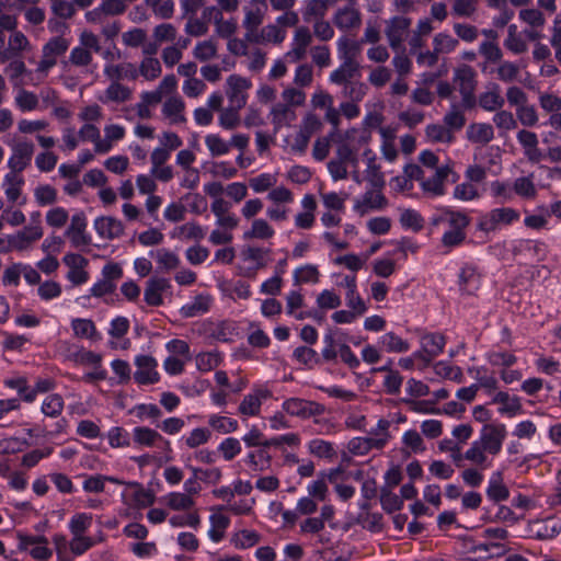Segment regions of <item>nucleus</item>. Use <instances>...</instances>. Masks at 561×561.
<instances>
[{
	"instance_id": "f257e3e1",
	"label": "nucleus",
	"mask_w": 561,
	"mask_h": 561,
	"mask_svg": "<svg viewBox=\"0 0 561 561\" xmlns=\"http://www.w3.org/2000/svg\"><path fill=\"white\" fill-rule=\"evenodd\" d=\"M470 222L471 219L465 210L450 206L436 208L430 217L432 230L442 233L440 244L448 251L465 242Z\"/></svg>"
},
{
	"instance_id": "f03ea898",
	"label": "nucleus",
	"mask_w": 561,
	"mask_h": 561,
	"mask_svg": "<svg viewBox=\"0 0 561 561\" xmlns=\"http://www.w3.org/2000/svg\"><path fill=\"white\" fill-rule=\"evenodd\" d=\"M506 436L507 428L504 423L483 425L479 437L467 449V460L480 469H489L493 465V457L501 453Z\"/></svg>"
},
{
	"instance_id": "7ed1b4c3",
	"label": "nucleus",
	"mask_w": 561,
	"mask_h": 561,
	"mask_svg": "<svg viewBox=\"0 0 561 561\" xmlns=\"http://www.w3.org/2000/svg\"><path fill=\"white\" fill-rule=\"evenodd\" d=\"M131 440L138 448H158L163 454V459H172L171 442L162 436L158 431L148 426H136L131 431Z\"/></svg>"
},
{
	"instance_id": "20e7f679",
	"label": "nucleus",
	"mask_w": 561,
	"mask_h": 561,
	"mask_svg": "<svg viewBox=\"0 0 561 561\" xmlns=\"http://www.w3.org/2000/svg\"><path fill=\"white\" fill-rule=\"evenodd\" d=\"M519 219V213L511 207L493 208L482 214L477 222V229L484 233L495 232Z\"/></svg>"
},
{
	"instance_id": "39448f33",
	"label": "nucleus",
	"mask_w": 561,
	"mask_h": 561,
	"mask_svg": "<svg viewBox=\"0 0 561 561\" xmlns=\"http://www.w3.org/2000/svg\"><path fill=\"white\" fill-rule=\"evenodd\" d=\"M458 179L453 170V164L448 161L436 168L434 173L427 178L423 175L420 187L425 196L435 198L445 194V182H455Z\"/></svg>"
},
{
	"instance_id": "423d86ee",
	"label": "nucleus",
	"mask_w": 561,
	"mask_h": 561,
	"mask_svg": "<svg viewBox=\"0 0 561 561\" xmlns=\"http://www.w3.org/2000/svg\"><path fill=\"white\" fill-rule=\"evenodd\" d=\"M136 370L134 380L139 386H150L159 382L160 374L158 371V360L147 354H138L134 358Z\"/></svg>"
},
{
	"instance_id": "0eeeda50",
	"label": "nucleus",
	"mask_w": 561,
	"mask_h": 561,
	"mask_svg": "<svg viewBox=\"0 0 561 561\" xmlns=\"http://www.w3.org/2000/svg\"><path fill=\"white\" fill-rule=\"evenodd\" d=\"M18 549L36 561H47L53 556L47 538L39 535H19Z\"/></svg>"
},
{
	"instance_id": "6e6552de",
	"label": "nucleus",
	"mask_w": 561,
	"mask_h": 561,
	"mask_svg": "<svg viewBox=\"0 0 561 561\" xmlns=\"http://www.w3.org/2000/svg\"><path fill=\"white\" fill-rule=\"evenodd\" d=\"M124 505L131 510H141L153 504L154 495L137 482H128L121 493Z\"/></svg>"
},
{
	"instance_id": "1a4fd4ad",
	"label": "nucleus",
	"mask_w": 561,
	"mask_h": 561,
	"mask_svg": "<svg viewBox=\"0 0 561 561\" xmlns=\"http://www.w3.org/2000/svg\"><path fill=\"white\" fill-rule=\"evenodd\" d=\"M62 263L68 267L66 278L73 286H80L85 284L90 274L87 270L89 260L83 255L75 252H68L62 257Z\"/></svg>"
},
{
	"instance_id": "9d476101",
	"label": "nucleus",
	"mask_w": 561,
	"mask_h": 561,
	"mask_svg": "<svg viewBox=\"0 0 561 561\" xmlns=\"http://www.w3.org/2000/svg\"><path fill=\"white\" fill-rule=\"evenodd\" d=\"M239 218L229 213L215 217L216 228L209 234V242L215 245L228 244L233 240V230L238 227Z\"/></svg>"
},
{
	"instance_id": "9b49d317",
	"label": "nucleus",
	"mask_w": 561,
	"mask_h": 561,
	"mask_svg": "<svg viewBox=\"0 0 561 561\" xmlns=\"http://www.w3.org/2000/svg\"><path fill=\"white\" fill-rule=\"evenodd\" d=\"M454 83L458 88L462 104L465 107H470L474 102L473 92L476 89V72L468 66L462 65L454 72Z\"/></svg>"
},
{
	"instance_id": "f8f14e48",
	"label": "nucleus",
	"mask_w": 561,
	"mask_h": 561,
	"mask_svg": "<svg viewBox=\"0 0 561 561\" xmlns=\"http://www.w3.org/2000/svg\"><path fill=\"white\" fill-rule=\"evenodd\" d=\"M382 188L370 186L369 190H366L354 201L353 210L357 215L364 216L369 211L383 209L388 201L382 194Z\"/></svg>"
},
{
	"instance_id": "ddd939ff",
	"label": "nucleus",
	"mask_w": 561,
	"mask_h": 561,
	"mask_svg": "<svg viewBox=\"0 0 561 561\" xmlns=\"http://www.w3.org/2000/svg\"><path fill=\"white\" fill-rule=\"evenodd\" d=\"M87 226L88 221L83 211H77L71 216L70 225L65 230V237L69 239L71 247L82 249L91 243Z\"/></svg>"
},
{
	"instance_id": "4468645a",
	"label": "nucleus",
	"mask_w": 561,
	"mask_h": 561,
	"mask_svg": "<svg viewBox=\"0 0 561 561\" xmlns=\"http://www.w3.org/2000/svg\"><path fill=\"white\" fill-rule=\"evenodd\" d=\"M282 410L291 416L309 419L321 415L324 412V405L314 401L300 398H289L283 401Z\"/></svg>"
},
{
	"instance_id": "2eb2a0df",
	"label": "nucleus",
	"mask_w": 561,
	"mask_h": 561,
	"mask_svg": "<svg viewBox=\"0 0 561 561\" xmlns=\"http://www.w3.org/2000/svg\"><path fill=\"white\" fill-rule=\"evenodd\" d=\"M252 87L250 79L239 75H231L226 80V95L228 104L244 107L248 102V91Z\"/></svg>"
},
{
	"instance_id": "dca6fc26",
	"label": "nucleus",
	"mask_w": 561,
	"mask_h": 561,
	"mask_svg": "<svg viewBox=\"0 0 561 561\" xmlns=\"http://www.w3.org/2000/svg\"><path fill=\"white\" fill-rule=\"evenodd\" d=\"M60 347L64 359L76 365L90 366L102 363L101 354L85 350L81 345L71 342H62Z\"/></svg>"
},
{
	"instance_id": "f3484780",
	"label": "nucleus",
	"mask_w": 561,
	"mask_h": 561,
	"mask_svg": "<svg viewBox=\"0 0 561 561\" xmlns=\"http://www.w3.org/2000/svg\"><path fill=\"white\" fill-rule=\"evenodd\" d=\"M272 396L267 388L259 387L247 393L240 401L238 412L243 417L259 416L262 404Z\"/></svg>"
},
{
	"instance_id": "a211bd4d",
	"label": "nucleus",
	"mask_w": 561,
	"mask_h": 561,
	"mask_svg": "<svg viewBox=\"0 0 561 561\" xmlns=\"http://www.w3.org/2000/svg\"><path fill=\"white\" fill-rule=\"evenodd\" d=\"M411 20L405 16H393L391 18L386 26V36L389 46L394 50L399 51L404 48L403 43L408 36Z\"/></svg>"
},
{
	"instance_id": "6ab92c4d",
	"label": "nucleus",
	"mask_w": 561,
	"mask_h": 561,
	"mask_svg": "<svg viewBox=\"0 0 561 561\" xmlns=\"http://www.w3.org/2000/svg\"><path fill=\"white\" fill-rule=\"evenodd\" d=\"M320 119L312 113H308L304 116L299 129L294 136L291 142V149L295 152H304L310 141L311 136L320 128Z\"/></svg>"
},
{
	"instance_id": "aec40b11",
	"label": "nucleus",
	"mask_w": 561,
	"mask_h": 561,
	"mask_svg": "<svg viewBox=\"0 0 561 561\" xmlns=\"http://www.w3.org/2000/svg\"><path fill=\"white\" fill-rule=\"evenodd\" d=\"M12 153L8 159V168L11 172L21 173L32 161L34 144L31 140H21L12 145Z\"/></svg>"
},
{
	"instance_id": "412c9836",
	"label": "nucleus",
	"mask_w": 561,
	"mask_h": 561,
	"mask_svg": "<svg viewBox=\"0 0 561 561\" xmlns=\"http://www.w3.org/2000/svg\"><path fill=\"white\" fill-rule=\"evenodd\" d=\"M129 330V320L126 317L117 316L110 322L107 334L110 335L108 346L112 350L126 351L130 347V340L125 337Z\"/></svg>"
},
{
	"instance_id": "4be33fe9",
	"label": "nucleus",
	"mask_w": 561,
	"mask_h": 561,
	"mask_svg": "<svg viewBox=\"0 0 561 561\" xmlns=\"http://www.w3.org/2000/svg\"><path fill=\"white\" fill-rule=\"evenodd\" d=\"M334 25L342 32L358 28L362 25V13L357 5L346 4L340 7L333 14Z\"/></svg>"
},
{
	"instance_id": "5701e85b",
	"label": "nucleus",
	"mask_w": 561,
	"mask_h": 561,
	"mask_svg": "<svg viewBox=\"0 0 561 561\" xmlns=\"http://www.w3.org/2000/svg\"><path fill=\"white\" fill-rule=\"evenodd\" d=\"M458 286L462 295H474L481 286V274L472 263L461 266L458 274Z\"/></svg>"
},
{
	"instance_id": "b1692460",
	"label": "nucleus",
	"mask_w": 561,
	"mask_h": 561,
	"mask_svg": "<svg viewBox=\"0 0 561 561\" xmlns=\"http://www.w3.org/2000/svg\"><path fill=\"white\" fill-rule=\"evenodd\" d=\"M268 117L274 130L278 131L285 127H290L297 119V113L293 106L276 102L270 108Z\"/></svg>"
},
{
	"instance_id": "393cba45",
	"label": "nucleus",
	"mask_w": 561,
	"mask_h": 561,
	"mask_svg": "<svg viewBox=\"0 0 561 561\" xmlns=\"http://www.w3.org/2000/svg\"><path fill=\"white\" fill-rule=\"evenodd\" d=\"M93 228L103 240H114L124 233L123 222L112 216H100L93 221Z\"/></svg>"
},
{
	"instance_id": "a878e982",
	"label": "nucleus",
	"mask_w": 561,
	"mask_h": 561,
	"mask_svg": "<svg viewBox=\"0 0 561 561\" xmlns=\"http://www.w3.org/2000/svg\"><path fill=\"white\" fill-rule=\"evenodd\" d=\"M311 41L312 35L309 28L306 26H299L294 33L290 49L286 53L285 57L294 62L299 61L305 57Z\"/></svg>"
},
{
	"instance_id": "bb28decb",
	"label": "nucleus",
	"mask_w": 561,
	"mask_h": 561,
	"mask_svg": "<svg viewBox=\"0 0 561 561\" xmlns=\"http://www.w3.org/2000/svg\"><path fill=\"white\" fill-rule=\"evenodd\" d=\"M103 75L110 81L119 82L121 80H136L138 78V70L133 62H105Z\"/></svg>"
},
{
	"instance_id": "cd10ccee",
	"label": "nucleus",
	"mask_w": 561,
	"mask_h": 561,
	"mask_svg": "<svg viewBox=\"0 0 561 561\" xmlns=\"http://www.w3.org/2000/svg\"><path fill=\"white\" fill-rule=\"evenodd\" d=\"M363 159L366 164L365 179L371 187H383L386 184L385 175L380 170V165L377 162L376 153L366 148L363 151Z\"/></svg>"
},
{
	"instance_id": "c85d7f7f",
	"label": "nucleus",
	"mask_w": 561,
	"mask_h": 561,
	"mask_svg": "<svg viewBox=\"0 0 561 561\" xmlns=\"http://www.w3.org/2000/svg\"><path fill=\"white\" fill-rule=\"evenodd\" d=\"M271 249L256 247V245H248L244 247L241 251V257L243 262L250 264L249 268L252 271H256L265 267L270 262Z\"/></svg>"
},
{
	"instance_id": "c756f323",
	"label": "nucleus",
	"mask_w": 561,
	"mask_h": 561,
	"mask_svg": "<svg viewBox=\"0 0 561 561\" xmlns=\"http://www.w3.org/2000/svg\"><path fill=\"white\" fill-rule=\"evenodd\" d=\"M170 280L164 277H152L147 282L144 299L149 306H160L163 302L162 295L170 288Z\"/></svg>"
},
{
	"instance_id": "7c9ffc66",
	"label": "nucleus",
	"mask_w": 561,
	"mask_h": 561,
	"mask_svg": "<svg viewBox=\"0 0 561 561\" xmlns=\"http://www.w3.org/2000/svg\"><path fill=\"white\" fill-rule=\"evenodd\" d=\"M492 402L499 404V414L507 417H514L522 413V403L518 397L511 396L506 391H497L492 398Z\"/></svg>"
},
{
	"instance_id": "2f4dec72",
	"label": "nucleus",
	"mask_w": 561,
	"mask_h": 561,
	"mask_svg": "<svg viewBox=\"0 0 561 561\" xmlns=\"http://www.w3.org/2000/svg\"><path fill=\"white\" fill-rule=\"evenodd\" d=\"M360 49L362 42L351 39L345 35L336 39V54L340 62L358 64L357 57Z\"/></svg>"
},
{
	"instance_id": "473e14b6",
	"label": "nucleus",
	"mask_w": 561,
	"mask_h": 561,
	"mask_svg": "<svg viewBox=\"0 0 561 561\" xmlns=\"http://www.w3.org/2000/svg\"><path fill=\"white\" fill-rule=\"evenodd\" d=\"M184 102L179 95L168 98L161 108V114L170 125H179L185 122Z\"/></svg>"
},
{
	"instance_id": "72a5a7b5",
	"label": "nucleus",
	"mask_w": 561,
	"mask_h": 561,
	"mask_svg": "<svg viewBox=\"0 0 561 561\" xmlns=\"http://www.w3.org/2000/svg\"><path fill=\"white\" fill-rule=\"evenodd\" d=\"M73 335L77 339L99 342L102 334L98 331L95 323L88 318H73L70 322Z\"/></svg>"
},
{
	"instance_id": "f704fd0d",
	"label": "nucleus",
	"mask_w": 561,
	"mask_h": 561,
	"mask_svg": "<svg viewBox=\"0 0 561 561\" xmlns=\"http://www.w3.org/2000/svg\"><path fill=\"white\" fill-rule=\"evenodd\" d=\"M287 36V31L275 23L262 27L250 43L253 44H282Z\"/></svg>"
},
{
	"instance_id": "c9c22d12",
	"label": "nucleus",
	"mask_w": 561,
	"mask_h": 561,
	"mask_svg": "<svg viewBox=\"0 0 561 561\" xmlns=\"http://www.w3.org/2000/svg\"><path fill=\"white\" fill-rule=\"evenodd\" d=\"M205 234L206 228L196 221H188L184 225L175 227L170 233V237L181 241L193 240L195 242H199L205 238Z\"/></svg>"
},
{
	"instance_id": "e433bc0d",
	"label": "nucleus",
	"mask_w": 561,
	"mask_h": 561,
	"mask_svg": "<svg viewBox=\"0 0 561 561\" xmlns=\"http://www.w3.org/2000/svg\"><path fill=\"white\" fill-rule=\"evenodd\" d=\"M380 350L387 353H405L411 345L407 339L401 337L393 331H389L380 335L377 340Z\"/></svg>"
},
{
	"instance_id": "4c0bfd02",
	"label": "nucleus",
	"mask_w": 561,
	"mask_h": 561,
	"mask_svg": "<svg viewBox=\"0 0 561 561\" xmlns=\"http://www.w3.org/2000/svg\"><path fill=\"white\" fill-rule=\"evenodd\" d=\"M485 493L489 500L493 502H502L508 499L510 491L503 482V473L497 470L491 473Z\"/></svg>"
},
{
	"instance_id": "58836bf2",
	"label": "nucleus",
	"mask_w": 561,
	"mask_h": 561,
	"mask_svg": "<svg viewBox=\"0 0 561 561\" xmlns=\"http://www.w3.org/2000/svg\"><path fill=\"white\" fill-rule=\"evenodd\" d=\"M446 345V339L442 333L428 332L420 337V346L427 354V358H435L440 355Z\"/></svg>"
},
{
	"instance_id": "ea45409f",
	"label": "nucleus",
	"mask_w": 561,
	"mask_h": 561,
	"mask_svg": "<svg viewBox=\"0 0 561 561\" xmlns=\"http://www.w3.org/2000/svg\"><path fill=\"white\" fill-rule=\"evenodd\" d=\"M131 91L128 87L111 81L110 85L105 89L104 93L98 96V100L103 104L108 103H124L130 99Z\"/></svg>"
},
{
	"instance_id": "a19ab883",
	"label": "nucleus",
	"mask_w": 561,
	"mask_h": 561,
	"mask_svg": "<svg viewBox=\"0 0 561 561\" xmlns=\"http://www.w3.org/2000/svg\"><path fill=\"white\" fill-rule=\"evenodd\" d=\"M211 298L207 294H199L184 304L180 312L184 318H194L209 310Z\"/></svg>"
},
{
	"instance_id": "79ce46f5",
	"label": "nucleus",
	"mask_w": 561,
	"mask_h": 561,
	"mask_svg": "<svg viewBox=\"0 0 561 561\" xmlns=\"http://www.w3.org/2000/svg\"><path fill=\"white\" fill-rule=\"evenodd\" d=\"M390 426L391 422L389 420L380 419L376 426L369 430L367 437L376 450L382 449L389 443L391 438Z\"/></svg>"
},
{
	"instance_id": "37998d69",
	"label": "nucleus",
	"mask_w": 561,
	"mask_h": 561,
	"mask_svg": "<svg viewBox=\"0 0 561 561\" xmlns=\"http://www.w3.org/2000/svg\"><path fill=\"white\" fill-rule=\"evenodd\" d=\"M209 524L210 527L207 531L209 540L214 543L220 542L230 525V518L220 512H214L209 515Z\"/></svg>"
},
{
	"instance_id": "c03bdc74",
	"label": "nucleus",
	"mask_w": 561,
	"mask_h": 561,
	"mask_svg": "<svg viewBox=\"0 0 561 561\" xmlns=\"http://www.w3.org/2000/svg\"><path fill=\"white\" fill-rule=\"evenodd\" d=\"M161 502L172 511H190L195 506V500L184 492L173 491L164 494Z\"/></svg>"
},
{
	"instance_id": "a18cd8bd",
	"label": "nucleus",
	"mask_w": 561,
	"mask_h": 561,
	"mask_svg": "<svg viewBox=\"0 0 561 561\" xmlns=\"http://www.w3.org/2000/svg\"><path fill=\"white\" fill-rule=\"evenodd\" d=\"M24 179L20 173L8 172L2 181L4 195L10 203H18L21 197Z\"/></svg>"
},
{
	"instance_id": "49530a36",
	"label": "nucleus",
	"mask_w": 561,
	"mask_h": 561,
	"mask_svg": "<svg viewBox=\"0 0 561 561\" xmlns=\"http://www.w3.org/2000/svg\"><path fill=\"white\" fill-rule=\"evenodd\" d=\"M275 236L274 228L266 219L256 218L252 221L251 227L242 234L244 240H270Z\"/></svg>"
},
{
	"instance_id": "de8ad7c7",
	"label": "nucleus",
	"mask_w": 561,
	"mask_h": 561,
	"mask_svg": "<svg viewBox=\"0 0 561 561\" xmlns=\"http://www.w3.org/2000/svg\"><path fill=\"white\" fill-rule=\"evenodd\" d=\"M478 102L479 105L488 112L500 110L504 105V99L501 95L500 87L495 83L491 84L479 95Z\"/></svg>"
},
{
	"instance_id": "09e8293b",
	"label": "nucleus",
	"mask_w": 561,
	"mask_h": 561,
	"mask_svg": "<svg viewBox=\"0 0 561 561\" xmlns=\"http://www.w3.org/2000/svg\"><path fill=\"white\" fill-rule=\"evenodd\" d=\"M329 7L328 0H304L301 15L305 22L310 23L323 19Z\"/></svg>"
},
{
	"instance_id": "8fccbe9b",
	"label": "nucleus",
	"mask_w": 561,
	"mask_h": 561,
	"mask_svg": "<svg viewBox=\"0 0 561 561\" xmlns=\"http://www.w3.org/2000/svg\"><path fill=\"white\" fill-rule=\"evenodd\" d=\"M359 76V64L340 62V66L329 76V81L336 85H342L355 80Z\"/></svg>"
},
{
	"instance_id": "3c124183",
	"label": "nucleus",
	"mask_w": 561,
	"mask_h": 561,
	"mask_svg": "<svg viewBox=\"0 0 561 561\" xmlns=\"http://www.w3.org/2000/svg\"><path fill=\"white\" fill-rule=\"evenodd\" d=\"M207 423L210 430L222 435L234 433L239 428L238 420L221 415L219 413L209 414Z\"/></svg>"
},
{
	"instance_id": "603ef678",
	"label": "nucleus",
	"mask_w": 561,
	"mask_h": 561,
	"mask_svg": "<svg viewBox=\"0 0 561 561\" xmlns=\"http://www.w3.org/2000/svg\"><path fill=\"white\" fill-rule=\"evenodd\" d=\"M307 450L317 458L332 460L336 457L335 445L329 440L313 438L307 443Z\"/></svg>"
},
{
	"instance_id": "864d4df0",
	"label": "nucleus",
	"mask_w": 561,
	"mask_h": 561,
	"mask_svg": "<svg viewBox=\"0 0 561 561\" xmlns=\"http://www.w3.org/2000/svg\"><path fill=\"white\" fill-rule=\"evenodd\" d=\"M264 12L261 8L245 9L243 18V27L245 28L244 38L251 42L255 34L260 31L259 26L263 22Z\"/></svg>"
},
{
	"instance_id": "5fc2aeb1",
	"label": "nucleus",
	"mask_w": 561,
	"mask_h": 561,
	"mask_svg": "<svg viewBox=\"0 0 561 561\" xmlns=\"http://www.w3.org/2000/svg\"><path fill=\"white\" fill-rule=\"evenodd\" d=\"M3 385L7 388L16 391V398H20L21 403L22 401L30 403L36 399V390H32V387L28 386L27 380L23 377L7 378L4 379Z\"/></svg>"
},
{
	"instance_id": "6e6d98bb",
	"label": "nucleus",
	"mask_w": 561,
	"mask_h": 561,
	"mask_svg": "<svg viewBox=\"0 0 561 561\" xmlns=\"http://www.w3.org/2000/svg\"><path fill=\"white\" fill-rule=\"evenodd\" d=\"M126 135V128L119 124H107L104 126V137L102 138L101 153L110 152L114 144L122 140Z\"/></svg>"
},
{
	"instance_id": "4d7b16f0",
	"label": "nucleus",
	"mask_w": 561,
	"mask_h": 561,
	"mask_svg": "<svg viewBox=\"0 0 561 561\" xmlns=\"http://www.w3.org/2000/svg\"><path fill=\"white\" fill-rule=\"evenodd\" d=\"M522 68V62L503 60L496 69L497 79L503 82H523Z\"/></svg>"
},
{
	"instance_id": "13d9d810",
	"label": "nucleus",
	"mask_w": 561,
	"mask_h": 561,
	"mask_svg": "<svg viewBox=\"0 0 561 561\" xmlns=\"http://www.w3.org/2000/svg\"><path fill=\"white\" fill-rule=\"evenodd\" d=\"M211 432L207 427H195L190 433L184 434L179 439L180 444H183L190 449H195L209 442Z\"/></svg>"
},
{
	"instance_id": "bf43d9fd",
	"label": "nucleus",
	"mask_w": 561,
	"mask_h": 561,
	"mask_svg": "<svg viewBox=\"0 0 561 561\" xmlns=\"http://www.w3.org/2000/svg\"><path fill=\"white\" fill-rule=\"evenodd\" d=\"M467 137L471 142L488 144L493 139L494 130L488 123H474L467 128Z\"/></svg>"
},
{
	"instance_id": "052dcab7",
	"label": "nucleus",
	"mask_w": 561,
	"mask_h": 561,
	"mask_svg": "<svg viewBox=\"0 0 561 561\" xmlns=\"http://www.w3.org/2000/svg\"><path fill=\"white\" fill-rule=\"evenodd\" d=\"M501 549V542L484 539V541L472 542L468 547V552L477 559H489L495 553H499V550Z\"/></svg>"
},
{
	"instance_id": "680f3d73",
	"label": "nucleus",
	"mask_w": 561,
	"mask_h": 561,
	"mask_svg": "<svg viewBox=\"0 0 561 561\" xmlns=\"http://www.w3.org/2000/svg\"><path fill=\"white\" fill-rule=\"evenodd\" d=\"M242 461L248 465L252 471H264L271 465V456L265 449L251 450L247 453Z\"/></svg>"
},
{
	"instance_id": "e2e57ef3",
	"label": "nucleus",
	"mask_w": 561,
	"mask_h": 561,
	"mask_svg": "<svg viewBox=\"0 0 561 561\" xmlns=\"http://www.w3.org/2000/svg\"><path fill=\"white\" fill-rule=\"evenodd\" d=\"M261 540V535L253 529H241L236 531L231 537V543L237 549H249Z\"/></svg>"
},
{
	"instance_id": "0e129e2a",
	"label": "nucleus",
	"mask_w": 561,
	"mask_h": 561,
	"mask_svg": "<svg viewBox=\"0 0 561 561\" xmlns=\"http://www.w3.org/2000/svg\"><path fill=\"white\" fill-rule=\"evenodd\" d=\"M105 437L111 448H127L131 445L130 434L123 426L110 427Z\"/></svg>"
},
{
	"instance_id": "69168bd1",
	"label": "nucleus",
	"mask_w": 561,
	"mask_h": 561,
	"mask_svg": "<svg viewBox=\"0 0 561 561\" xmlns=\"http://www.w3.org/2000/svg\"><path fill=\"white\" fill-rule=\"evenodd\" d=\"M462 106L465 105L451 103L444 116V124L451 133L461 129L465 125L466 119Z\"/></svg>"
},
{
	"instance_id": "338daca9",
	"label": "nucleus",
	"mask_w": 561,
	"mask_h": 561,
	"mask_svg": "<svg viewBox=\"0 0 561 561\" xmlns=\"http://www.w3.org/2000/svg\"><path fill=\"white\" fill-rule=\"evenodd\" d=\"M138 77L141 76L147 81H152L161 75V65L158 58L146 56L139 67H137Z\"/></svg>"
},
{
	"instance_id": "774afa93",
	"label": "nucleus",
	"mask_w": 561,
	"mask_h": 561,
	"mask_svg": "<svg viewBox=\"0 0 561 561\" xmlns=\"http://www.w3.org/2000/svg\"><path fill=\"white\" fill-rule=\"evenodd\" d=\"M221 359V354L216 350L199 353L195 357L196 368L202 373L210 371L219 366Z\"/></svg>"
}]
</instances>
